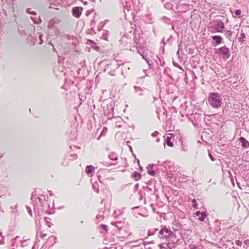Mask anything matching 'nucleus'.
I'll return each instance as SVG.
<instances>
[{
    "label": "nucleus",
    "instance_id": "1",
    "mask_svg": "<svg viewBox=\"0 0 249 249\" xmlns=\"http://www.w3.org/2000/svg\"><path fill=\"white\" fill-rule=\"evenodd\" d=\"M189 105H191V102H185L184 105H181L182 108H185L186 116L189 120L196 127L201 126V122L202 118L203 111L201 109L197 110V112H192Z\"/></svg>",
    "mask_w": 249,
    "mask_h": 249
},
{
    "label": "nucleus",
    "instance_id": "2",
    "mask_svg": "<svg viewBox=\"0 0 249 249\" xmlns=\"http://www.w3.org/2000/svg\"><path fill=\"white\" fill-rule=\"evenodd\" d=\"M146 169L148 174L152 176H155L156 174H160V173H165L168 177L172 175L171 174L172 166L170 165L168 166L167 170L162 163L148 164L146 167Z\"/></svg>",
    "mask_w": 249,
    "mask_h": 249
},
{
    "label": "nucleus",
    "instance_id": "3",
    "mask_svg": "<svg viewBox=\"0 0 249 249\" xmlns=\"http://www.w3.org/2000/svg\"><path fill=\"white\" fill-rule=\"evenodd\" d=\"M158 237L161 240L170 242L177 238L176 233L171 230L169 226L161 225L158 233Z\"/></svg>",
    "mask_w": 249,
    "mask_h": 249
},
{
    "label": "nucleus",
    "instance_id": "4",
    "mask_svg": "<svg viewBox=\"0 0 249 249\" xmlns=\"http://www.w3.org/2000/svg\"><path fill=\"white\" fill-rule=\"evenodd\" d=\"M209 105L214 108L221 107L222 104L221 95L217 92H210L207 98Z\"/></svg>",
    "mask_w": 249,
    "mask_h": 249
},
{
    "label": "nucleus",
    "instance_id": "5",
    "mask_svg": "<svg viewBox=\"0 0 249 249\" xmlns=\"http://www.w3.org/2000/svg\"><path fill=\"white\" fill-rule=\"evenodd\" d=\"M224 28V24L220 19L213 20L208 26L209 31L212 33H222Z\"/></svg>",
    "mask_w": 249,
    "mask_h": 249
},
{
    "label": "nucleus",
    "instance_id": "6",
    "mask_svg": "<svg viewBox=\"0 0 249 249\" xmlns=\"http://www.w3.org/2000/svg\"><path fill=\"white\" fill-rule=\"evenodd\" d=\"M138 53L146 61L149 65V68H153L151 62L155 57L154 53L147 49H138Z\"/></svg>",
    "mask_w": 249,
    "mask_h": 249
},
{
    "label": "nucleus",
    "instance_id": "7",
    "mask_svg": "<svg viewBox=\"0 0 249 249\" xmlns=\"http://www.w3.org/2000/svg\"><path fill=\"white\" fill-rule=\"evenodd\" d=\"M142 190L143 191V195L144 196V202H145V197L150 198L151 199L157 200L159 198V195L158 194V191L156 189L155 186L149 187L148 186H143Z\"/></svg>",
    "mask_w": 249,
    "mask_h": 249
},
{
    "label": "nucleus",
    "instance_id": "8",
    "mask_svg": "<svg viewBox=\"0 0 249 249\" xmlns=\"http://www.w3.org/2000/svg\"><path fill=\"white\" fill-rule=\"evenodd\" d=\"M34 197L36 198H37L40 203V208H38V207L36 206V205L34 206V211L35 212V214L36 215L35 218V221L36 222V224H37V221H40V219L41 218V215L43 213V211H44L45 213H46L47 211L44 210V205L43 204V199L40 197H39L36 195H35Z\"/></svg>",
    "mask_w": 249,
    "mask_h": 249
},
{
    "label": "nucleus",
    "instance_id": "9",
    "mask_svg": "<svg viewBox=\"0 0 249 249\" xmlns=\"http://www.w3.org/2000/svg\"><path fill=\"white\" fill-rule=\"evenodd\" d=\"M215 53L225 60L228 59L231 55L230 49L225 45L216 49Z\"/></svg>",
    "mask_w": 249,
    "mask_h": 249
},
{
    "label": "nucleus",
    "instance_id": "10",
    "mask_svg": "<svg viewBox=\"0 0 249 249\" xmlns=\"http://www.w3.org/2000/svg\"><path fill=\"white\" fill-rule=\"evenodd\" d=\"M60 22V19L56 17H54L49 21L48 24V28L50 30H53L55 33V32L58 30V25Z\"/></svg>",
    "mask_w": 249,
    "mask_h": 249
},
{
    "label": "nucleus",
    "instance_id": "11",
    "mask_svg": "<svg viewBox=\"0 0 249 249\" xmlns=\"http://www.w3.org/2000/svg\"><path fill=\"white\" fill-rule=\"evenodd\" d=\"M107 172L106 169H100L97 173L98 179L102 184L105 183V178L106 176L104 174Z\"/></svg>",
    "mask_w": 249,
    "mask_h": 249
},
{
    "label": "nucleus",
    "instance_id": "12",
    "mask_svg": "<svg viewBox=\"0 0 249 249\" xmlns=\"http://www.w3.org/2000/svg\"><path fill=\"white\" fill-rule=\"evenodd\" d=\"M131 234V232L126 227L121 228L119 231V237L120 238H125Z\"/></svg>",
    "mask_w": 249,
    "mask_h": 249
},
{
    "label": "nucleus",
    "instance_id": "13",
    "mask_svg": "<svg viewBox=\"0 0 249 249\" xmlns=\"http://www.w3.org/2000/svg\"><path fill=\"white\" fill-rule=\"evenodd\" d=\"M176 244V243H170V241L161 244L160 245V249H175L177 248Z\"/></svg>",
    "mask_w": 249,
    "mask_h": 249
},
{
    "label": "nucleus",
    "instance_id": "14",
    "mask_svg": "<svg viewBox=\"0 0 249 249\" xmlns=\"http://www.w3.org/2000/svg\"><path fill=\"white\" fill-rule=\"evenodd\" d=\"M82 11V7L76 6L72 9L71 12L73 17H74L76 18H79L81 15Z\"/></svg>",
    "mask_w": 249,
    "mask_h": 249
},
{
    "label": "nucleus",
    "instance_id": "15",
    "mask_svg": "<svg viewBox=\"0 0 249 249\" xmlns=\"http://www.w3.org/2000/svg\"><path fill=\"white\" fill-rule=\"evenodd\" d=\"M134 43L136 44L137 49H143L141 47L144 44V41L143 38H140L139 36L137 37L136 35H135L134 37Z\"/></svg>",
    "mask_w": 249,
    "mask_h": 249
},
{
    "label": "nucleus",
    "instance_id": "16",
    "mask_svg": "<svg viewBox=\"0 0 249 249\" xmlns=\"http://www.w3.org/2000/svg\"><path fill=\"white\" fill-rule=\"evenodd\" d=\"M133 89L134 90V93L139 96H143V91L146 89V88H141L137 86H134Z\"/></svg>",
    "mask_w": 249,
    "mask_h": 249
},
{
    "label": "nucleus",
    "instance_id": "17",
    "mask_svg": "<svg viewBox=\"0 0 249 249\" xmlns=\"http://www.w3.org/2000/svg\"><path fill=\"white\" fill-rule=\"evenodd\" d=\"M239 141L243 148H247L249 147V142L244 137H240Z\"/></svg>",
    "mask_w": 249,
    "mask_h": 249
},
{
    "label": "nucleus",
    "instance_id": "18",
    "mask_svg": "<svg viewBox=\"0 0 249 249\" xmlns=\"http://www.w3.org/2000/svg\"><path fill=\"white\" fill-rule=\"evenodd\" d=\"M162 165H164V167L165 169H167L168 166H172V169H171V173H172L174 169V163L170 160H166L165 161H163L161 163Z\"/></svg>",
    "mask_w": 249,
    "mask_h": 249
},
{
    "label": "nucleus",
    "instance_id": "19",
    "mask_svg": "<svg viewBox=\"0 0 249 249\" xmlns=\"http://www.w3.org/2000/svg\"><path fill=\"white\" fill-rule=\"evenodd\" d=\"M212 38L213 41H215V43L216 44H221L223 40V38L221 36L217 35L212 36Z\"/></svg>",
    "mask_w": 249,
    "mask_h": 249
},
{
    "label": "nucleus",
    "instance_id": "20",
    "mask_svg": "<svg viewBox=\"0 0 249 249\" xmlns=\"http://www.w3.org/2000/svg\"><path fill=\"white\" fill-rule=\"evenodd\" d=\"M95 170V168L91 165H87L86 167L85 172L87 174H90L92 173Z\"/></svg>",
    "mask_w": 249,
    "mask_h": 249
},
{
    "label": "nucleus",
    "instance_id": "21",
    "mask_svg": "<svg viewBox=\"0 0 249 249\" xmlns=\"http://www.w3.org/2000/svg\"><path fill=\"white\" fill-rule=\"evenodd\" d=\"M17 204L14 207L11 206L10 207V213L12 216L16 217L17 215L18 210L17 209Z\"/></svg>",
    "mask_w": 249,
    "mask_h": 249
},
{
    "label": "nucleus",
    "instance_id": "22",
    "mask_svg": "<svg viewBox=\"0 0 249 249\" xmlns=\"http://www.w3.org/2000/svg\"><path fill=\"white\" fill-rule=\"evenodd\" d=\"M131 177L135 181H138L141 179L142 175L140 173L135 171L132 174Z\"/></svg>",
    "mask_w": 249,
    "mask_h": 249
},
{
    "label": "nucleus",
    "instance_id": "23",
    "mask_svg": "<svg viewBox=\"0 0 249 249\" xmlns=\"http://www.w3.org/2000/svg\"><path fill=\"white\" fill-rule=\"evenodd\" d=\"M160 229L158 228H152L148 231L147 236L154 235L157 232H159Z\"/></svg>",
    "mask_w": 249,
    "mask_h": 249
},
{
    "label": "nucleus",
    "instance_id": "24",
    "mask_svg": "<svg viewBox=\"0 0 249 249\" xmlns=\"http://www.w3.org/2000/svg\"><path fill=\"white\" fill-rule=\"evenodd\" d=\"M88 42L89 43V44H90L91 45V47L92 48H94L95 50H97V51H99V49H100V47L97 46V45H96V43L95 42H94L93 41L90 40V39H88Z\"/></svg>",
    "mask_w": 249,
    "mask_h": 249
},
{
    "label": "nucleus",
    "instance_id": "25",
    "mask_svg": "<svg viewBox=\"0 0 249 249\" xmlns=\"http://www.w3.org/2000/svg\"><path fill=\"white\" fill-rule=\"evenodd\" d=\"M111 224L112 225H114L115 227H116L117 228V229H118V231H119L120 229L124 228V227H123L122 226V225L123 224L121 221L112 222Z\"/></svg>",
    "mask_w": 249,
    "mask_h": 249
},
{
    "label": "nucleus",
    "instance_id": "26",
    "mask_svg": "<svg viewBox=\"0 0 249 249\" xmlns=\"http://www.w3.org/2000/svg\"><path fill=\"white\" fill-rule=\"evenodd\" d=\"M168 0H167L165 1L164 2V7L166 9H168V10H170V9H172L173 8V4L172 3V2H170V1H168Z\"/></svg>",
    "mask_w": 249,
    "mask_h": 249
},
{
    "label": "nucleus",
    "instance_id": "27",
    "mask_svg": "<svg viewBox=\"0 0 249 249\" xmlns=\"http://www.w3.org/2000/svg\"><path fill=\"white\" fill-rule=\"evenodd\" d=\"M178 50L177 51V54L178 56L179 57H180L179 54H182V41H181L179 43L178 45Z\"/></svg>",
    "mask_w": 249,
    "mask_h": 249
},
{
    "label": "nucleus",
    "instance_id": "28",
    "mask_svg": "<svg viewBox=\"0 0 249 249\" xmlns=\"http://www.w3.org/2000/svg\"><path fill=\"white\" fill-rule=\"evenodd\" d=\"M108 158L113 161L117 160H118V157L116 153H111L108 155Z\"/></svg>",
    "mask_w": 249,
    "mask_h": 249
},
{
    "label": "nucleus",
    "instance_id": "29",
    "mask_svg": "<svg viewBox=\"0 0 249 249\" xmlns=\"http://www.w3.org/2000/svg\"><path fill=\"white\" fill-rule=\"evenodd\" d=\"M131 244H133L132 246L133 247H137L140 246L141 244L142 243V240H137L135 241H133L131 242Z\"/></svg>",
    "mask_w": 249,
    "mask_h": 249
},
{
    "label": "nucleus",
    "instance_id": "30",
    "mask_svg": "<svg viewBox=\"0 0 249 249\" xmlns=\"http://www.w3.org/2000/svg\"><path fill=\"white\" fill-rule=\"evenodd\" d=\"M162 21L166 24L169 25L171 24V20L168 18L164 16L161 18Z\"/></svg>",
    "mask_w": 249,
    "mask_h": 249
},
{
    "label": "nucleus",
    "instance_id": "31",
    "mask_svg": "<svg viewBox=\"0 0 249 249\" xmlns=\"http://www.w3.org/2000/svg\"><path fill=\"white\" fill-rule=\"evenodd\" d=\"M171 137H169V136L167 137L165 142L168 146H169L170 147H173L174 145V144H173V142H171Z\"/></svg>",
    "mask_w": 249,
    "mask_h": 249
},
{
    "label": "nucleus",
    "instance_id": "32",
    "mask_svg": "<svg viewBox=\"0 0 249 249\" xmlns=\"http://www.w3.org/2000/svg\"><path fill=\"white\" fill-rule=\"evenodd\" d=\"M104 213L103 212H101L99 211V213L96 215V219L98 220L99 221H102L104 219Z\"/></svg>",
    "mask_w": 249,
    "mask_h": 249
},
{
    "label": "nucleus",
    "instance_id": "33",
    "mask_svg": "<svg viewBox=\"0 0 249 249\" xmlns=\"http://www.w3.org/2000/svg\"><path fill=\"white\" fill-rule=\"evenodd\" d=\"M92 188L97 193H99V189L97 182H95L94 183H93Z\"/></svg>",
    "mask_w": 249,
    "mask_h": 249
},
{
    "label": "nucleus",
    "instance_id": "34",
    "mask_svg": "<svg viewBox=\"0 0 249 249\" xmlns=\"http://www.w3.org/2000/svg\"><path fill=\"white\" fill-rule=\"evenodd\" d=\"M7 3L11 8L14 9V6L16 3V0H6Z\"/></svg>",
    "mask_w": 249,
    "mask_h": 249
},
{
    "label": "nucleus",
    "instance_id": "35",
    "mask_svg": "<svg viewBox=\"0 0 249 249\" xmlns=\"http://www.w3.org/2000/svg\"><path fill=\"white\" fill-rule=\"evenodd\" d=\"M108 34V31L107 30H104L103 33L102 34V37L101 38H102L103 39L105 40H107V36Z\"/></svg>",
    "mask_w": 249,
    "mask_h": 249
},
{
    "label": "nucleus",
    "instance_id": "36",
    "mask_svg": "<svg viewBox=\"0 0 249 249\" xmlns=\"http://www.w3.org/2000/svg\"><path fill=\"white\" fill-rule=\"evenodd\" d=\"M245 34L242 32L240 34V37L238 38L239 42H240V43H244L245 42L244 39L245 38Z\"/></svg>",
    "mask_w": 249,
    "mask_h": 249
},
{
    "label": "nucleus",
    "instance_id": "37",
    "mask_svg": "<svg viewBox=\"0 0 249 249\" xmlns=\"http://www.w3.org/2000/svg\"><path fill=\"white\" fill-rule=\"evenodd\" d=\"M207 216L206 213L205 212H202V213L200 216H199L198 219L200 221H203Z\"/></svg>",
    "mask_w": 249,
    "mask_h": 249
},
{
    "label": "nucleus",
    "instance_id": "38",
    "mask_svg": "<svg viewBox=\"0 0 249 249\" xmlns=\"http://www.w3.org/2000/svg\"><path fill=\"white\" fill-rule=\"evenodd\" d=\"M138 194H139V200H142L143 198L144 199V195H143V191L142 189H141L140 191L139 192Z\"/></svg>",
    "mask_w": 249,
    "mask_h": 249
},
{
    "label": "nucleus",
    "instance_id": "39",
    "mask_svg": "<svg viewBox=\"0 0 249 249\" xmlns=\"http://www.w3.org/2000/svg\"><path fill=\"white\" fill-rule=\"evenodd\" d=\"M192 206L193 208H194L195 209H197L198 208V204H197L196 200V199L194 198L192 200Z\"/></svg>",
    "mask_w": 249,
    "mask_h": 249
},
{
    "label": "nucleus",
    "instance_id": "40",
    "mask_svg": "<svg viewBox=\"0 0 249 249\" xmlns=\"http://www.w3.org/2000/svg\"><path fill=\"white\" fill-rule=\"evenodd\" d=\"M173 39H174L173 36L172 35H170L169 37L167 39L166 42H164V38L162 39V41L163 42V43L164 44H165L166 43H169L170 42H172L173 40Z\"/></svg>",
    "mask_w": 249,
    "mask_h": 249
},
{
    "label": "nucleus",
    "instance_id": "41",
    "mask_svg": "<svg viewBox=\"0 0 249 249\" xmlns=\"http://www.w3.org/2000/svg\"><path fill=\"white\" fill-rule=\"evenodd\" d=\"M181 146L182 148V150L184 151H186L187 150V145L185 142L184 141H181Z\"/></svg>",
    "mask_w": 249,
    "mask_h": 249
},
{
    "label": "nucleus",
    "instance_id": "42",
    "mask_svg": "<svg viewBox=\"0 0 249 249\" xmlns=\"http://www.w3.org/2000/svg\"><path fill=\"white\" fill-rule=\"evenodd\" d=\"M233 32L228 30L227 31V32L225 33L226 36L229 38V37H231L232 36Z\"/></svg>",
    "mask_w": 249,
    "mask_h": 249
},
{
    "label": "nucleus",
    "instance_id": "43",
    "mask_svg": "<svg viewBox=\"0 0 249 249\" xmlns=\"http://www.w3.org/2000/svg\"><path fill=\"white\" fill-rule=\"evenodd\" d=\"M171 72V70L170 69L166 68L164 70V73L165 74L167 75L169 77H171V75L170 74V72Z\"/></svg>",
    "mask_w": 249,
    "mask_h": 249
},
{
    "label": "nucleus",
    "instance_id": "44",
    "mask_svg": "<svg viewBox=\"0 0 249 249\" xmlns=\"http://www.w3.org/2000/svg\"><path fill=\"white\" fill-rule=\"evenodd\" d=\"M1 231L0 232V245H3L4 242V236L2 235Z\"/></svg>",
    "mask_w": 249,
    "mask_h": 249
},
{
    "label": "nucleus",
    "instance_id": "45",
    "mask_svg": "<svg viewBox=\"0 0 249 249\" xmlns=\"http://www.w3.org/2000/svg\"><path fill=\"white\" fill-rule=\"evenodd\" d=\"M48 220H50V219L49 218H47V217L44 218V220H45V222L46 223V224L48 226V227H51L53 224L51 222H49L48 221Z\"/></svg>",
    "mask_w": 249,
    "mask_h": 249
},
{
    "label": "nucleus",
    "instance_id": "46",
    "mask_svg": "<svg viewBox=\"0 0 249 249\" xmlns=\"http://www.w3.org/2000/svg\"><path fill=\"white\" fill-rule=\"evenodd\" d=\"M43 35L41 34H39L38 37L39 39V42L38 43L39 44L41 45L43 43V40L42 39L43 37Z\"/></svg>",
    "mask_w": 249,
    "mask_h": 249
},
{
    "label": "nucleus",
    "instance_id": "47",
    "mask_svg": "<svg viewBox=\"0 0 249 249\" xmlns=\"http://www.w3.org/2000/svg\"><path fill=\"white\" fill-rule=\"evenodd\" d=\"M31 8L27 9V10H26L27 13H28V14H32L33 15H36V12H35V11H31Z\"/></svg>",
    "mask_w": 249,
    "mask_h": 249
},
{
    "label": "nucleus",
    "instance_id": "48",
    "mask_svg": "<svg viewBox=\"0 0 249 249\" xmlns=\"http://www.w3.org/2000/svg\"><path fill=\"white\" fill-rule=\"evenodd\" d=\"M198 109H201L199 107V106L198 105H196V106L195 105L194 107V109L193 110L192 112L195 113V112H197V110H198Z\"/></svg>",
    "mask_w": 249,
    "mask_h": 249
},
{
    "label": "nucleus",
    "instance_id": "49",
    "mask_svg": "<svg viewBox=\"0 0 249 249\" xmlns=\"http://www.w3.org/2000/svg\"><path fill=\"white\" fill-rule=\"evenodd\" d=\"M101 228L105 231H107V226L105 224H101L100 225Z\"/></svg>",
    "mask_w": 249,
    "mask_h": 249
},
{
    "label": "nucleus",
    "instance_id": "50",
    "mask_svg": "<svg viewBox=\"0 0 249 249\" xmlns=\"http://www.w3.org/2000/svg\"><path fill=\"white\" fill-rule=\"evenodd\" d=\"M26 208L28 211V213L30 214V215L31 216H32V210H31V209L30 208V207L28 206H26Z\"/></svg>",
    "mask_w": 249,
    "mask_h": 249
},
{
    "label": "nucleus",
    "instance_id": "51",
    "mask_svg": "<svg viewBox=\"0 0 249 249\" xmlns=\"http://www.w3.org/2000/svg\"><path fill=\"white\" fill-rule=\"evenodd\" d=\"M179 239H176L175 240H172V241H170V243H176V245H177V247L178 246V245L179 244Z\"/></svg>",
    "mask_w": 249,
    "mask_h": 249
},
{
    "label": "nucleus",
    "instance_id": "52",
    "mask_svg": "<svg viewBox=\"0 0 249 249\" xmlns=\"http://www.w3.org/2000/svg\"><path fill=\"white\" fill-rule=\"evenodd\" d=\"M189 249H197V247L195 245L190 244L189 246Z\"/></svg>",
    "mask_w": 249,
    "mask_h": 249
},
{
    "label": "nucleus",
    "instance_id": "53",
    "mask_svg": "<svg viewBox=\"0 0 249 249\" xmlns=\"http://www.w3.org/2000/svg\"><path fill=\"white\" fill-rule=\"evenodd\" d=\"M241 11L240 10L237 9L235 11V15L239 16L241 15Z\"/></svg>",
    "mask_w": 249,
    "mask_h": 249
},
{
    "label": "nucleus",
    "instance_id": "54",
    "mask_svg": "<svg viewBox=\"0 0 249 249\" xmlns=\"http://www.w3.org/2000/svg\"><path fill=\"white\" fill-rule=\"evenodd\" d=\"M209 157H210L212 161L215 160V159L214 158V157L213 156L211 152H209Z\"/></svg>",
    "mask_w": 249,
    "mask_h": 249
},
{
    "label": "nucleus",
    "instance_id": "55",
    "mask_svg": "<svg viewBox=\"0 0 249 249\" xmlns=\"http://www.w3.org/2000/svg\"><path fill=\"white\" fill-rule=\"evenodd\" d=\"M159 134V133L157 131H155L153 133H152L151 136L153 137H155L157 136Z\"/></svg>",
    "mask_w": 249,
    "mask_h": 249
},
{
    "label": "nucleus",
    "instance_id": "56",
    "mask_svg": "<svg viewBox=\"0 0 249 249\" xmlns=\"http://www.w3.org/2000/svg\"><path fill=\"white\" fill-rule=\"evenodd\" d=\"M93 11V10H88L86 12V16H88L89 14H90Z\"/></svg>",
    "mask_w": 249,
    "mask_h": 249
},
{
    "label": "nucleus",
    "instance_id": "57",
    "mask_svg": "<svg viewBox=\"0 0 249 249\" xmlns=\"http://www.w3.org/2000/svg\"><path fill=\"white\" fill-rule=\"evenodd\" d=\"M135 159L136 160V161H137V163L138 164L139 166H140V160L139 159H137L136 155H135L134 154H133Z\"/></svg>",
    "mask_w": 249,
    "mask_h": 249
},
{
    "label": "nucleus",
    "instance_id": "58",
    "mask_svg": "<svg viewBox=\"0 0 249 249\" xmlns=\"http://www.w3.org/2000/svg\"><path fill=\"white\" fill-rule=\"evenodd\" d=\"M202 213V212H200V211H197L196 212L195 214L196 216H199L200 215V214Z\"/></svg>",
    "mask_w": 249,
    "mask_h": 249
},
{
    "label": "nucleus",
    "instance_id": "59",
    "mask_svg": "<svg viewBox=\"0 0 249 249\" xmlns=\"http://www.w3.org/2000/svg\"><path fill=\"white\" fill-rule=\"evenodd\" d=\"M98 16H97L96 15L94 17L93 19L91 21V25H92L93 23L95 21V20L96 19V18H97Z\"/></svg>",
    "mask_w": 249,
    "mask_h": 249
},
{
    "label": "nucleus",
    "instance_id": "60",
    "mask_svg": "<svg viewBox=\"0 0 249 249\" xmlns=\"http://www.w3.org/2000/svg\"><path fill=\"white\" fill-rule=\"evenodd\" d=\"M98 16H97L96 15L94 17L93 19L91 21V25H92L93 23L95 21V20L96 19V18H97Z\"/></svg>",
    "mask_w": 249,
    "mask_h": 249
},
{
    "label": "nucleus",
    "instance_id": "61",
    "mask_svg": "<svg viewBox=\"0 0 249 249\" xmlns=\"http://www.w3.org/2000/svg\"><path fill=\"white\" fill-rule=\"evenodd\" d=\"M236 244L237 246H241L242 245V242L238 240L236 241Z\"/></svg>",
    "mask_w": 249,
    "mask_h": 249
},
{
    "label": "nucleus",
    "instance_id": "62",
    "mask_svg": "<svg viewBox=\"0 0 249 249\" xmlns=\"http://www.w3.org/2000/svg\"><path fill=\"white\" fill-rule=\"evenodd\" d=\"M47 236V234H45V233H41L40 235V236L41 238H44L45 236Z\"/></svg>",
    "mask_w": 249,
    "mask_h": 249
},
{
    "label": "nucleus",
    "instance_id": "63",
    "mask_svg": "<svg viewBox=\"0 0 249 249\" xmlns=\"http://www.w3.org/2000/svg\"><path fill=\"white\" fill-rule=\"evenodd\" d=\"M139 209H140V207L139 206L134 207L132 208V209L133 210H134V211L138 210Z\"/></svg>",
    "mask_w": 249,
    "mask_h": 249
},
{
    "label": "nucleus",
    "instance_id": "64",
    "mask_svg": "<svg viewBox=\"0 0 249 249\" xmlns=\"http://www.w3.org/2000/svg\"><path fill=\"white\" fill-rule=\"evenodd\" d=\"M19 238H20V237H19V236H17L14 238V240H15V241H17V240H19Z\"/></svg>",
    "mask_w": 249,
    "mask_h": 249
}]
</instances>
